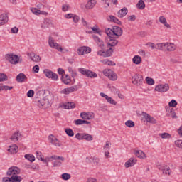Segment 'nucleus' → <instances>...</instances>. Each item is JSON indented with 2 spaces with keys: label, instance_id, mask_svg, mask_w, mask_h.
<instances>
[{
  "label": "nucleus",
  "instance_id": "obj_1",
  "mask_svg": "<svg viewBox=\"0 0 182 182\" xmlns=\"http://www.w3.org/2000/svg\"><path fill=\"white\" fill-rule=\"evenodd\" d=\"M5 58L8 62L11 63V65H18V63H22V58L18 55L14 53L6 54Z\"/></svg>",
  "mask_w": 182,
  "mask_h": 182
},
{
  "label": "nucleus",
  "instance_id": "obj_2",
  "mask_svg": "<svg viewBox=\"0 0 182 182\" xmlns=\"http://www.w3.org/2000/svg\"><path fill=\"white\" fill-rule=\"evenodd\" d=\"M35 103L37 106L40 107H43L44 109H48L49 106H50V102H49V99L44 97V98H36L34 100Z\"/></svg>",
  "mask_w": 182,
  "mask_h": 182
},
{
  "label": "nucleus",
  "instance_id": "obj_3",
  "mask_svg": "<svg viewBox=\"0 0 182 182\" xmlns=\"http://www.w3.org/2000/svg\"><path fill=\"white\" fill-rule=\"evenodd\" d=\"M78 72L87 77H97V74L83 68H79Z\"/></svg>",
  "mask_w": 182,
  "mask_h": 182
},
{
  "label": "nucleus",
  "instance_id": "obj_4",
  "mask_svg": "<svg viewBox=\"0 0 182 182\" xmlns=\"http://www.w3.org/2000/svg\"><path fill=\"white\" fill-rule=\"evenodd\" d=\"M48 45L50 48H52L53 49H56L58 52H62L63 50V48H62V47H60L59 44L55 42V40L52 37H49L48 38Z\"/></svg>",
  "mask_w": 182,
  "mask_h": 182
},
{
  "label": "nucleus",
  "instance_id": "obj_5",
  "mask_svg": "<svg viewBox=\"0 0 182 182\" xmlns=\"http://www.w3.org/2000/svg\"><path fill=\"white\" fill-rule=\"evenodd\" d=\"M53 160H61V161H65V159L63 156H59L56 155H53L51 156H46L43 161V163H46V166H49L48 162L49 161H53Z\"/></svg>",
  "mask_w": 182,
  "mask_h": 182
},
{
  "label": "nucleus",
  "instance_id": "obj_6",
  "mask_svg": "<svg viewBox=\"0 0 182 182\" xmlns=\"http://www.w3.org/2000/svg\"><path fill=\"white\" fill-rule=\"evenodd\" d=\"M103 73L105 76H107L110 80H117V75L114 73L112 70H104Z\"/></svg>",
  "mask_w": 182,
  "mask_h": 182
},
{
  "label": "nucleus",
  "instance_id": "obj_7",
  "mask_svg": "<svg viewBox=\"0 0 182 182\" xmlns=\"http://www.w3.org/2000/svg\"><path fill=\"white\" fill-rule=\"evenodd\" d=\"M132 82L133 85L140 86V85L143 83V76H141L140 74H136L134 77H132Z\"/></svg>",
  "mask_w": 182,
  "mask_h": 182
},
{
  "label": "nucleus",
  "instance_id": "obj_8",
  "mask_svg": "<svg viewBox=\"0 0 182 182\" xmlns=\"http://www.w3.org/2000/svg\"><path fill=\"white\" fill-rule=\"evenodd\" d=\"M6 174L7 176H11V177L21 174V169H19V168L17 166H11L8 169Z\"/></svg>",
  "mask_w": 182,
  "mask_h": 182
},
{
  "label": "nucleus",
  "instance_id": "obj_9",
  "mask_svg": "<svg viewBox=\"0 0 182 182\" xmlns=\"http://www.w3.org/2000/svg\"><path fill=\"white\" fill-rule=\"evenodd\" d=\"M44 74L46 75V77H48V79H51L52 80H54V81L59 80L58 74L50 71V70H45Z\"/></svg>",
  "mask_w": 182,
  "mask_h": 182
},
{
  "label": "nucleus",
  "instance_id": "obj_10",
  "mask_svg": "<svg viewBox=\"0 0 182 182\" xmlns=\"http://www.w3.org/2000/svg\"><path fill=\"white\" fill-rule=\"evenodd\" d=\"M48 141L51 143L53 146H55L56 147H60L62 146V143L56 138L53 134H50L48 136Z\"/></svg>",
  "mask_w": 182,
  "mask_h": 182
},
{
  "label": "nucleus",
  "instance_id": "obj_11",
  "mask_svg": "<svg viewBox=\"0 0 182 182\" xmlns=\"http://www.w3.org/2000/svg\"><path fill=\"white\" fill-rule=\"evenodd\" d=\"M168 89H170L168 84H165V85L161 84L155 87L156 92H159L160 93H164L166 92H168Z\"/></svg>",
  "mask_w": 182,
  "mask_h": 182
},
{
  "label": "nucleus",
  "instance_id": "obj_12",
  "mask_svg": "<svg viewBox=\"0 0 182 182\" xmlns=\"http://www.w3.org/2000/svg\"><path fill=\"white\" fill-rule=\"evenodd\" d=\"M80 116L83 120H92V119H95V114L90 112H81Z\"/></svg>",
  "mask_w": 182,
  "mask_h": 182
},
{
  "label": "nucleus",
  "instance_id": "obj_13",
  "mask_svg": "<svg viewBox=\"0 0 182 182\" xmlns=\"http://www.w3.org/2000/svg\"><path fill=\"white\" fill-rule=\"evenodd\" d=\"M113 31H114V37L117 38V39H119L122 35H123V30L122 28L117 26H113Z\"/></svg>",
  "mask_w": 182,
  "mask_h": 182
},
{
  "label": "nucleus",
  "instance_id": "obj_14",
  "mask_svg": "<svg viewBox=\"0 0 182 182\" xmlns=\"http://www.w3.org/2000/svg\"><path fill=\"white\" fill-rule=\"evenodd\" d=\"M92 52V48L90 47H80L77 49L78 55H87V53H90Z\"/></svg>",
  "mask_w": 182,
  "mask_h": 182
},
{
  "label": "nucleus",
  "instance_id": "obj_15",
  "mask_svg": "<svg viewBox=\"0 0 182 182\" xmlns=\"http://www.w3.org/2000/svg\"><path fill=\"white\" fill-rule=\"evenodd\" d=\"M142 116L144 117L147 123H151L152 124H156L157 123V121L154 119V117L149 115V114L146 112H142Z\"/></svg>",
  "mask_w": 182,
  "mask_h": 182
},
{
  "label": "nucleus",
  "instance_id": "obj_16",
  "mask_svg": "<svg viewBox=\"0 0 182 182\" xmlns=\"http://www.w3.org/2000/svg\"><path fill=\"white\" fill-rule=\"evenodd\" d=\"M92 38L95 42L97 43L98 46L101 48L102 50H105V43L103 42V41L96 35H92Z\"/></svg>",
  "mask_w": 182,
  "mask_h": 182
},
{
  "label": "nucleus",
  "instance_id": "obj_17",
  "mask_svg": "<svg viewBox=\"0 0 182 182\" xmlns=\"http://www.w3.org/2000/svg\"><path fill=\"white\" fill-rule=\"evenodd\" d=\"M28 80V77L23 73H21L16 76V82L18 83H25Z\"/></svg>",
  "mask_w": 182,
  "mask_h": 182
},
{
  "label": "nucleus",
  "instance_id": "obj_18",
  "mask_svg": "<svg viewBox=\"0 0 182 182\" xmlns=\"http://www.w3.org/2000/svg\"><path fill=\"white\" fill-rule=\"evenodd\" d=\"M100 95L101 96V97H105V99L107 101L108 103H110V105H117V102L114 100L113 98L109 97L107 95L105 94V92H100Z\"/></svg>",
  "mask_w": 182,
  "mask_h": 182
},
{
  "label": "nucleus",
  "instance_id": "obj_19",
  "mask_svg": "<svg viewBox=\"0 0 182 182\" xmlns=\"http://www.w3.org/2000/svg\"><path fill=\"white\" fill-rule=\"evenodd\" d=\"M77 90V86L74 85L68 88L63 89L61 91V93H63V95H69L70 93H72V92H76Z\"/></svg>",
  "mask_w": 182,
  "mask_h": 182
},
{
  "label": "nucleus",
  "instance_id": "obj_20",
  "mask_svg": "<svg viewBox=\"0 0 182 182\" xmlns=\"http://www.w3.org/2000/svg\"><path fill=\"white\" fill-rule=\"evenodd\" d=\"M159 170L163 171V174H167L168 176H170L171 173V169H170V166L167 165L159 166Z\"/></svg>",
  "mask_w": 182,
  "mask_h": 182
},
{
  "label": "nucleus",
  "instance_id": "obj_21",
  "mask_svg": "<svg viewBox=\"0 0 182 182\" xmlns=\"http://www.w3.org/2000/svg\"><path fill=\"white\" fill-rule=\"evenodd\" d=\"M28 55L29 56L32 62H35L36 63L41 62V56L35 54V53H30Z\"/></svg>",
  "mask_w": 182,
  "mask_h": 182
},
{
  "label": "nucleus",
  "instance_id": "obj_22",
  "mask_svg": "<svg viewBox=\"0 0 182 182\" xmlns=\"http://www.w3.org/2000/svg\"><path fill=\"white\" fill-rule=\"evenodd\" d=\"M136 163H137V159L134 158H130L127 162H125L124 166L126 168H129V167H133Z\"/></svg>",
  "mask_w": 182,
  "mask_h": 182
},
{
  "label": "nucleus",
  "instance_id": "obj_23",
  "mask_svg": "<svg viewBox=\"0 0 182 182\" xmlns=\"http://www.w3.org/2000/svg\"><path fill=\"white\" fill-rule=\"evenodd\" d=\"M117 37L109 38V40L107 42L108 46H111V47L116 46V45L119 43V41H117Z\"/></svg>",
  "mask_w": 182,
  "mask_h": 182
},
{
  "label": "nucleus",
  "instance_id": "obj_24",
  "mask_svg": "<svg viewBox=\"0 0 182 182\" xmlns=\"http://www.w3.org/2000/svg\"><path fill=\"white\" fill-rule=\"evenodd\" d=\"M156 49L158 50H163L167 52V43H159L156 44Z\"/></svg>",
  "mask_w": 182,
  "mask_h": 182
},
{
  "label": "nucleus",
  "instance_id": "obj_25",
  "mask_svg": "<svg viewBox=\"0 0 182 182\" xmlns=\"http://www.w3.org/2000/svg\"><path fill=\"white\" fill-rule=\"evenodd\" d=\"M96 6V0H88L85 4L86 9H93Z\"/></svg>",
  "mask_w": 182,
  "mask_h": 182
},
{
  "label": "nucleus",
  "instance_id": "obj_26",
  "mask_svg": "<svg viewBox=\"0 0 182 182\" xmlns=\"http://www.w3.org/2000/svg\"><path fill=\"white\" fill-rule=\"evenodd\" d=\"M127 12H129V11L127 10V8H126V7L122 8L117 13L118 18H124V16H126V15H127Z\"/></svg>",
  "mask_w": 182,
  "mask_h": 182
},
{
  "label": "nucleus",
  "instance_id": "obj_27",
  "mask_svg": "<svg viewBox=\"0 0 182 182\" xmlns=\"http://www.w3.org/2000/svg\"><path fill=\"white\" fill-rule=\"evenodd\" d=\"M8 22V14H3L0 16V26L5 25Z\"/></svg>",
  "mask_w": 182,
  "mask_h": 182
},
{
  "label": "nucleus",
  "instance_id": "obj_28",
  "mask_svg": "<svg viewBox=\"0 0 182 182\" xmlns=\"http://www.w3.org/2000/svg\"><path fill=\"white\" fill-rule=\"evenodd\" d=\"M177 46L174 43H166V52H174Z\"/></svg>",
  "mask_w": 182,
  "mask_h": 182
},
{
  "label": "nucleus",
  "instance_id": "obj_29",
  "mask_svg": "<svg viewBox=\"0 0 182 182\" xmlns=\"http://www.w3.org/2000/svg\"><path fill=\"white\" fill-rule=\"evenodd\" d=\"M61 80L64 85H69L70 82H72V80L70 79V76L68 75H62Z\"/></svg>",
  "mask_w": 182,
  "mask_h": 182
},
{
  "label": "nucleus",
  "instance_id": "obj_30",
  "mask_svg": "<svg viewBox=\"0 0 182 182\" xmlns=\"http://www.w3.org/2000/svg\"><path fill=\"white\" fill-rule=\"evenodd\" d=\"M18 150L19 148H18V146H16V144H13L9 146L8 151L11 154H15V153H18Z\"/></svg>",
  "mask_w": 182,
  "mask_h": 182
},
{
  "label": "nucleus",
  "instance_id": "obj_31",
  "mask_svg": "<svg viewBox=\"0 0 182 182\" xmlns=\"http://www.w3.org/2000/svg\"><path fill=\"white\" fill-rule=\"evenodd\" d=\"M52 25V21L49 18H46L43 21V23L41 25V28L43 29H46V28H49Z\"/></svg>",
  "mask_w": 182,
  "mask_h": 182
},
{
  "label": "nucleus",
  "instance_id": "obj_32",
  "mask_svg": "<svg viewBox=\"0 0 182 182\" xmlns=\"http://www.w3.org/2000/svg\"><path fill=\"white\" fill-rule=\"evenodd\" d=\"M134 154L139 159H146V154L141 150L135 151Z\"/></svg>",
  "mask_w": 182,
  "mask_h": 182
},
{
  "label": "nucleus",
  "instance_id": "obj_33",
  "mask_svg": "<svg viewBox=\"0 0 182 182\" xmlns=\"http://www.w3.org/2000/svg\"><path fill=\"white\" fill-rule=\"evenodd\" d=\"M109 21L110 22H114V23H117V25H122V21H120V20H119L114 16H109Z\"/></svg>",
  "mask_w": 182,
  "mask_h": 182
},
{
  "label": "nucleus",
  "instance_id": "obj_34",
  "mask_svg": "<svg viewBox=\"0 0 182 182\" xmlns=\"http://www.w3.org/2000/svg\"><path fill=\"white\" fill-rule=\"evenodd\" d=\"M24 157H25L26 160H28V161H31V163H33V161H35V160H36L35 156H33V154H25Z\"/></svg>",
  "mask_w": 182,
  "mask_h": 182
},
{
  "label": "nucleus",
  "instance_id": "obj_35",
  "mask_svg": "<svg viewBox=\"0 0 182 182\" xmlns=\"http://www.w3.org/2000/svg\"><path fill=\"white\" fill-rule=\"evenodd\" d=\"M75 107H76V105L73 102H66L64 104V109L70 110V109H75Z\"/></svg>",
  "mask_w": 182,
  "mask_h": 182
},
{
  "label": "nucleus",
  "instance_id": "obj_36",
  "mask_svg": "<svg viewBox=\"0 0 182 182\" xmlns=\"http://www.w3.org/2000/svg\"><path fill=\"white\" fill-rule=\"evenodd\" d=\"M101 63H103L104 65H108V66H115L116 63L113 61H110L108 59H105L100 61Z\"/></svg>",
  "mask_w": 182,
  "mask_h": 182
},
{
  "label": "nucleus",
  "instance_id": "obj_37",
  "mask_svg": "<svg viewBox=\"0 0 182 182\" xmlns=\"http://www.w3.org/2000/svg\"><path fill=\"white\" fill-rule=\"evenodd\" d=\"M132 62L135 65H140L141 63V57L135 55L132 59Z\"/></svg>",
  "mask_w": 182,
  "mask_h": 182
},
{
  "label": "nucleus",
  "instance_id": "obj_38",
  "mask_svg": "<svg viewBox=\"0 0 182 182\" xmlns=\"http://www.w3.org/2000/svg\"><path fill=\"white\" fill-rule=\"evenodd\" d=\"M82 140H86L87 141H92V140H93V136L90 134L83 133Z\"/></svg>",
  "mask_w": 182,
  "mask_h": 182
},
{
  "label": "nucleus",
  "instance_id": "obj_39",
  "mask_svg": "<svg viewBox=\"0 0 182 182\" xmlns=\"http://www.w3.org/2000/svg\"><path fill=\"white\" fill-rule=\"evenodd\" d=\"M159 22L162 23V25H164L166 28H170V24L167 23V20L164 18V16L159 17Z\"/></svg>",
  "mask_w": 182,
  "mask_h": 182
},
{
  "label": "nucleus",
  "instance_id": "obj_40",
  "mask_svg": "<svg viewBox=\"0 0 182 182\" xmlns=\"http://www.w3.org/2000/svg\"><path fill=\"white\" fill-rule=\"evenodd\" d=\"M11 182H21L22 181L23 178L22 177L18 176V175H14L11 177Z\"/></svg>",
  "mask_w": 182,
  "mask_h": 182
},
{
  "label": "nucleus",
  "instance_id": "obj_41",
  "mask_svg": "<svg viewBox=\"0 0 182 182\" xmlns=\"http://www.w3.org/2000/svg\"><path fill=\"white\" fill-rule=\"evenodd\" d=\"M105 33L107 35V36H109V38H114V37L113 28H112H112L106 29Z\"/></svg>",
  "mask_w": 182,
  "mask_h": 182
},
{
  "label": "nucleus",
  "instance_id": "obj_42",
  "mask_svg": "<svg viewBox=\"0 0 182 182\" xmlns=\"http://www.w3.org/2000/svg\"><path fill=\"white\" fill-rule=\"evenodd\" d=\"M136 6L139 9H144V8H146L144 0H139L136 4Z\"/></svg>",
  "mask_w": 182,
  "mask_h": 182
},
{
  "label": "nucleus",
  "instance_id": "obj_43",
  "mask_svg": "<svg viewBox=\"0 0 182 182\" xmlns=\"http://www.w3.org/2000/svg\"><path fill=\"white\" fill-rule=\"evenodd\" d=\"M21 136V134L19 132H15L11 136V140L13 141H18L19 140V136Z\"/></svg>",
  "mask_w": 182,
  "mask_h": 182
},
{
  "label": "nucleus",
  "instance_id": "obj_44",
  "mask_svg": "<svg viewBox=\"0 0 182 182\" xmlns=\"http://www.w3.org/2000/svg\"><path fill=\"white\" fill-rule=\"evenodd\" d=\"M113 53V48H109L106 51H105V58H109V56H112Z\"/></svg>",
  "mask_w": 182,
  "mask_h": 182
},
{
  "label": "nucleus",
  "instance_id": "obj_45",
  "mask_svg": "<svg viewBox=\"0 0 182 182\" xmlns=\"http://www.w3.org/2000/svg\"><path fill=\"white\" fill-rule=\"evenodd\" d=\"M65 132L67 135H68L70 137H73L75 136V132L72 130V129L67 128L65 129Z\"/></svg>",
  "mask_w": 182,
  "mask_h": 182
},
{
  "label": "nucleus",
  "instance_id": "obj_46",
  "mask_svg": "<svg viewBox=\"0 0 182 182\" xmlns=\"http://www.w3.org/2000/svg\"><path fill=\"white\" fill-rule=\"evenodd\" d=\"M159 136L161 139H171V135L167 132L159 134Z\"/></svg>",
  "mask_w": 182,
  "mask_h": 182
},
{
  "label": "nucleus",
  "instance_id": "obj_47",
  "mask_svg": "<svg viewBox=\"0 0 182 182\" xmlns=\"http://www.w3.org/2000/svg\"><path fill=\"white\" fill-rule=\"evenodd\" d=\"M11 89H14V87H9L8 85H4L2 84H0V90H11Z\"/></svg>",
  "mask_w": 182,
  "mask_h": 182
},
{
  "label": "nucleus",
  "instance_id": "obj_48",
  "mask_svg": "<svg viewBox=\"0 0 182 182\" xmlns=\"http://www.w3.org/2000/svg\"><path fill=\"white\" fill-rule=\"evenodd\" d=\"M36 157L38 159V160H41V161H43L44 159L43 155H42V152L36 151Z\"/></svg>",
  "mask_w": 182,
  "mask_h": 182
},
{
  "label": "nucleus",
  "instance_id": "obj_49",
  "mask_svg": "<svg viewBox=\"0 0 182 182\" xmlns=\"http://www.w3.org/2000/svg\"><path fill=\"white\" fill-rule=\"evenodd\" d=\"M146 82L147 85H149V86H153V85H154V80H153L151 77H146Z\"/></svg>",
  "mask_w": 182,
  "mask_h": 182
},
{
  "label": "nucleus",
  "instance_id": "obj_50",
  "mask_svg": "<svg viewBox=\"0 0 182 182\" xmlns=\"http://www.w3.org/2000/svg\"><path fill=\"white\" fill-rule=\"evenodd\" d=\"M74 123L76 126H80L82 124H85V119H78L74 120Z\"/></svg>",
  "mask_w": 182,
  "mask_h": 182
},
{
  "label": "nucleus",
  "instance_id": "obj_51",
  "mask_svg": "<svg viewBox=\"0 0 182 182\" xmlns=\"http://www.w3.org/2000/svg\"><path fill=\"white\" fill-rule=\"evenodd\" d=\"M63 161H65L55 160L53 162V167H60V166H62V163H63Z\"/></svg>",
  "mask_w": 182,
  "mask_h": 182
},
{
  "label": "nucleus",
  "instance_id": "obj_52",
  "mask_svg": "<svg viewBox=\"0 0 182 182\" xmlns=\"http://www.w3.org/2000/svg\"><path fill=\"white\" fill-rule=\"evenodd\" d=\"M8 76L4 73H0V82H6Z\"/></svg>",
  "mask_w": 182,
  "mask_h": 182
},
{
  "label": "nucleus",
  "instance_id": "obj_53",
  "mask_svg": "<svg viewBox=\"0 0 182 182\" xmlns=\"http://www.w3.org/2000/svg\"><path fill=\"white\" fill-rule=\"evenodd\" d=\"M125 126H127V127H134V122L132 121V120H128L125 122Z\"/></svg>",
  "mask_w": 182,
  "mask_h": 182
},
{
  "label": "nucleus",
  "instance_id": "obj_54",
  "mask_svg": "<svg viewBox=\"0 0 182 182\" xmlns=\"http://www.w3.org/2000/svg\"><path fill=\"white\" fill-rule=\"evenodd\" d=\"M31 11L34 15H41V11L36 8H31Z\"/></svg>",
  "mask_w": 182,
  "mask_h": 182
},
{
  "label": "nucleus",
  "instance_id": "obj_55",
  "mask_svg": "<svg viewBox=\"0 0 182 182\" xmlns=\"http://www.w3.org/2000/svg\"><path fill=\"white\" fill-rule=\"evenodd\" d=\"M110 146H112V144H110L109 141H107L103 147L105 151H109V150H110Z\"/></svg>",
  "mask_w": 182,
  "mask_h": 182
},
{
  "label": "nucleus",
  "instance_id": "obj_56",
  "mask_svg": "<svg viewBox=\"0 0 182 182\" xmlns=\"http://www.w3.org/2000/svg\"><path fill=\"white\" fill-rule=\"evenodd\" d=\"M61 178L63 180H65V181L69 180L70 178V174H69V173H63L61 175Z\"/></svg>",
  "mask_w": 182,
  "mask_h": 182
},
{
  "label": "nucleus",
  "instance_id": "obj_57",
  "mask_svg": "<svg viewBox=\"0 0 182 182\" xmlns=\"http://www.w3.org/2000/svg\"><path fill=\"white\" fill-rule=\"evenodd\" d=\"M168 106L170 107H176V106H177V101H176V100H171L168 103Z\"/></svg>",
  "mask_w": 182,
  "mask_h": 182
},
{
  "label": "nucleus",
  "instance_id": "obj_58",
  "mask_svg": "<svg viewBox=\"0 0 182 182\" xmlns=\"http://www.w3.org/2000/svg\"><path fill=\"white\" fill-rule=\"evenodd\" d=\"M175 145L176 146V147H179L180 149H182V140L178 139L175 141Z\"/></svg>",
  "mask_w": 182,
  "mask_h": 182
},
{
  "label": "nucleus",
  "instance_id": "obj_59",
  "mask_svg": "<svg viewBox=\"0 0 182 182\" xmlns=\"http://www.w3.org/2000/svg\"><path fill=\"white\" fill-rule=\"evenodd\" d=\"M91 29L92 31H93L94 33H98L99 35H100L101 31L99 28H97V26H95V27H92Z\"/></svg>",
  "mask_w": 182,
  "mask_h": 182
},
{
  "label": "nucleus",
  "instance_id": "obj_60",
  "mask_svg": "<svg viewBox=\"0 0 182 182\" xmlns=\"http://www.w3.org/2000/svg\"><path fill=\"white\" fill-rule=\"evenodd\" d=\"M73 21L75 23H77V22H79V21H80V17H79L78 16H73Z\"/></svg>",
  "mask_w": 182,
  "mask_h": 182
},
{
  "label": "nucleus",
  "instance_id": "obj_61",
  "mask_svg": "<svg viewBox=\"0 0 182 182\" xmlns=\"http://www.w3.org/2000/svg\"><path fill=\"white\" fill-rule=\"evenodd\" d=\"M33 95H35V91L30 90L27 92V97H33Z\"/></svg>",
  "mask_w": 182,
  "mask_h": 182
},
{
  "label": "nucleus",
  "instance_id": "obj_62",
  "mask_svg": "<svg viewBox=\"0 0 182 182\" xmlns=\"http://www.w3.org/2000/svg\"><path fill=\"white\" fill-rule=\"evenodd\" d=\"M75 139H77V140H83V133L82 134L77 133L75 135Z\"/></svg>",
  "mask_w": 182,
  "mask_h": 182
},
{
  "label": "nucleus",
  "instance_id": "obj_63",
  "mask_svg": "<svg viewBox=\"0 0 182 182\" xmlns=\"http://www.w3.org/2000/svg\"><path fill=\"white\" fill-rule=\"evenodd\" d=\"M33 72H34V73H38L39 72V65H36L33 67Z\"/></svg>",
  "mask_w": 182,
  "mask_h": 182
},
{
  "label": "nucleus",
  "instance_id": "obj_64",
  "mask_svg": "<svg viewBox=\"0 0 182 182\" xmlns=\"http://www.w3.org/2000/svg\"><path fill=\"white\" fill-rule=\"evenodd\" d=\"M2 182H12V179H11V177H4L2 178Z\"/></svg>",
  "mask_w": 182,
  "mask_h": 182
}]
</instances>
